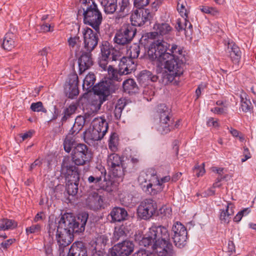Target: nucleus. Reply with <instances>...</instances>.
Returning <instances> with one entry per match:
<instances>
[{"mask_svg": "<svg viewBox=\"0 0 256 256\" xmlns=\"http://www.w3.org/2000/svg\"><path fill=\"white\" fill-rule=\"evenodd\" d=\"M88 218V214L86 212L80 213L76 219L72 214H66L62 217L56 234V240L60 253L73 241L74 233H80L84 230Z\"/></svg>", "mask_w": 256, "mask_h": 256, "instance_id": "f257e3e1", "label": "nucleus"}, {"mask_svg": "<svg viewBox=\"0 0 256 256\" xmlns=\"http://www.w3.org/2000/svg\"><path fill=\"white\" fill-rule=\"evenodd\" d=\"M152 42L147 51L146 58L160 69L168 68L173 70L172 60L176 58L178 55L184 54L183 48L176 44H172L168 52L170 44L163 39L156 40Z\"/></svg>", "mask_w": 256, "mask_h": 256, "instance_id": "f03ea898", "label": "nucleus"}, {"mask_svg": "<svg viewBox=\"0 0 256 256\" xmlns=\"http://www.w3.org/2000/svg\"><path fill=\"white\" fill-rule=\"evenodd\" d=\"M169 240L170 234L166 228L154 225L149 228L139 244L151 249L158 256H173V246Z\"/></svg>", "mask_w": 256, "mask_h": 256, "instance_id": "7ed1b4c3", "label": "nucleus"}, {"mask_svg": "<svg viewBox=\"0 0 256 256\" xmlns=\"http://www.w3.org/2000/svg\"><path fill=\"white\" fill-rule=\"evenodd\" d=\"M80 7L78 14L82 13L84 22L91 26L96 32H99L100 26L102 24V16L94 0H80Z\"/></svg>", "mask_w": 256, "mask_h": 256, "instance_id": "20e7f679", "label": "nucleus"}, {"mask_svg": "<svg viewBox=\"0 0 256 256\" xmlns=\"http://www.w3.org/2000/svg\"><path fill=\"white\" fill-rule=\"evenodd\" d=\"M138 181L142 190L151 196L158 194L164 189V186L160 183L159 178L152 169L142 172Z\"/></svg>", "mask_w": 256, "mask_h": 256, "instance_id": "39448f33", "label": "nucleus"}, {"mask_svg": "<svg viewBox=\"0 0 256 256\" xmlns=\"http://www.w3.org/2000/svg\"><path fill=\"white\" fill-rule=\"evenodd\" d=\"M92 125V130L85 132L86 137L94 141L100 140L108 131V123L104 118L98 117L93 120Z\"/></svg>", "mask_w": 256, "mask_h": 256, "instance_id": "423d86ee", "label": "nucleus"}, {"mask_svg": "<svg viewBox=\"0 0 256 256\" xmlns=\"http://www.w3.org/2000/svg\"><path fill=\"white\" fill-rule=\"evenodd\" d=\"M186 53L178 55V57L172 60V66L174 65L173 70H168L170 73H165L163 74V82L165 84H168L172 82L176 76H180L182 74L184 71V64L186 63Z\"/></svg>", "mask_w": 256, "mask_h": 256, "instance_id": "0eeeda50", "label": "nucleus"}, {"mask_svg": "<svg viewBox=\"0 0 256 256\" xmlns=\"http://www.w3.org/2000/svg\"><path fill=\"white\" fill-rule=\"evenodd\" d=\"M72 158L77 166H83L89 162L92 158V154L84 144H78L72 150Z\"/></svg>", "mask_w": 256, "mask_h": 256, "instance_id": "6e6552de", "label": "nucleus"}, {"mask_svg": "<svg viewBox=\"0 0 256 256\" xmlns=\"http://www.w3.org/2000/svg\"><path fill=\"white\" fill-rule=\"evenodd\" d=\"M136 28L129 24H124L115 34L114 41L119 45L129 44L136 34Z\"/></svg>", "mask_w": 256, "mask_h": 256, "instance_id": "1a4fd4ad", "label": "nucleus"}, {"mask_svg": "<svg viewBox=\"0 0 256 256\" xmlns=\"http://www.w3.org/2000/svg\"><path fill=\"white\" fill-rule=\"evenodd\" d=\"M122 162V158L115 152L108 155L106 160L108 168L114 177L121 178L124 176Z\"/></svg>", "mask_w": 256, "mask_h": 256, "instance_id": "9d476101", "label": "nucleus"}, {"mask_svg": "<svg viewBox=\"0 0 256 256\" xmlns=\"http://www.w3.org/2000/svg\"><path fill=\"white\" fill-rule=\"evenodd\" d=\"M157 209L156 202L150 198L142 201L137 209L138 216L144 220H148L156 212Z\"/></svg>", "mask_w": 256, "mask_h": 256, "instance_id": "9b49d317", "label": "nucleus"}, {"mask_svg": "<svg viewBox=\"0 0 256 256\" xmlns=\"http://www.w3.org/2000/svg\"><path fill=\"white\" fill-rule=\"evenodd\" d=\"M160 122L158 130L162 134H166L170 131L171 130L178 128L180 121L178 120L174 124L172 119L170 116L168 110H164L160 113Z\"/></svg>", "mask_w": 256, "mask_h": 256, "instance_id": "f8f14e48", "label": "nucleus"}, {"mask_svg": "<svg viewBox=\"0 0 256 256\" xmlns=\"http://www.w3.org/2000/svg\"><path fill=\"white\" fill-rule=\"evenodd\" d=\"M172 231L174 232L172 238L176 246L182 248L184 247L187 242V230L185 226L179 222H176L172 226Z\"/></svg>", "mask_w": 256, "mask_h": 256, "instance_id": "ddd939ff", "label": "nucleus"}, {"mask_svg": "<svg viewBox=\"0 0 256 256\" xmlns=\"http://www.w3.org/2000/svg\"><path fill=\"white\" fill-rule=\"evenodd\" d=\"M98 32H94L89 28H84L82 30L84 46L86 51L92 52L98 45Z\"/></svg>", "mask_w": 256, "mask_h": 256, "instance_id": "4468645a", "label": "nucleus"}, {"mask_svg": "<svg viewBox=\"0 0 256 256\" xmlns=\"http://www.w3.org/2000/svg\"><path fill=\"white\" fill-rule=\"evenodd\" d=\"M78 76L76 73L72 72L68 75L64 90L69 98H74L78 94Z\"/></svg>", "mask_w": 256, "mask_h": 256, "instance_id": "2eb2a0df", "label": "nucleus"}, {"mask_svg": "<svg viewBox=\"0 0 256 256\" xmlns=\"http://www.w3.org/2000/svg\"><path fill=\"white\" fill-rule=\"evenodd\" d=\"M134 244L130 240H124L115 244L112 248V256H128L133 252Z\"/></svg>", "mask_w": 256, "mask_h": 256, "instance_id": "dca6fc26", "label": "nucleus"}, {"mask_svg": "<svg viewBox=\"0 0 256 256\" xmlns=\"http://www.w3.org/2000/svg\"><path fill=\"white\" fill-rule=\"evenodd\" d=\"M62 174L64 176L66 182L79 180V173L78 168L67 161L63 162L61 168Z\"/></svg>", "mask_w": 256, "mask_h": 256, "instance_id": "f3484780", "label": "nucleus"}, {"mask_svg": "<svg viewBox=\"0 0 256 256\" xmlns=\"http://www.w3.org/2000/svg\"><path fill=\"white\" fill-rule=\"evenodd\" d=\"M136 64L134 60L128 57H123L120 59L118 67L120 72L128 74L136 69Z\"/></svg>", "mask_w": 256, "mask_h": 256, "instance_id": "a211bd4d", "label": "nucleus"}, {"mask_svg": "<svg viewBox=\"0 0 256 256\" xmlns=\"http://www.w3.org/2000/svg\"><path fill=\"white\" fill-rule=\"evenodd\" d=\"M78 62L80 73L88 69L93 64L91 52H82L78 60Z\"/></svg>", "mask_w": 256, "mask_h": 256, "instance_id": "6ab92c4d", "label": "nucleus"}, {"mask_svg": "<svg viewBox=\"0 0 256 256\" xmlns=\"http://www.w3.org/2000/svg\"><path fill=\"white\" fill-rule=\"evenodd\" d=\"M154 32H151L148 34V37L150 38H155L156 36H164L169 34L171 32L172 27L166 23L156 24L154 26Z\"/></svg>", "mask_w": 256, "mask_h": 256, "instance_id": "aec40b11", "label": "nucleus"}, {"mask_svg": "<svg viewBox=\"0 0 256 256\" xmlns=\"http://www.w3.org/2000/svg\"><path fill=\"white\" fill-rule=\"evenodd\" d=\"M67 256H87L86 248L82 242H76L72 244Z\"/></svg>", "mask_w": 256, "mask_h": 256, "instance_id": "412c9836", "label": "nucleus"}, {"mask_svg": "<svg viewBox=\"0 0 256 256\" xmlns=\"http://www.w3.org/2000/svg\"><path fill=\"white\" fill-rule=\"evenodd\" d=\"M110 216L112 218V222H120L126 220L128 212L124 208L115 207L111 210Z\"/></svg>", "mask_w": 256, "mask_h": 256, "instance_id": "4be33fe9", "label": "nucleus"}, {"mask_svg": "<svg viewBox=\"0 0 256 256\" xmlns=\"http://www.w3.org/2000/svg\"><path fill=\"white\" fill-rule=\"evenodd\" d=\"M110 85L106 81H102L94 86L92 88L94 93L103 96V100H105L106 96H109Z\"/></svg>", "mask_w": 256, "mask_h": 256, "instance_id": "5701e85b", "label": "nucleus"}, {"mask_svg": "<svg viewBox=\"0 0 256 256\" xmlns=\"http://www.w3.org/2000/svg\"><path fill=\"white\" fill-rule=\"evenodd\" d=\"M236 94L240 98L242 110L245 112H250L253 106L247 94L242 90Z\"/></svg>", "mask_w": 256, "mask_h": 256, "instance_id": "b1692460", "label": "nucleus"}, {"mask_svg": "<svg viewBox=\"0 0 256 256\" xmlns=\"http://www.w3.org/2000/svg\"><path fill=\"white\" fill-rule=\"evenodd\" d=\"M100 4L106 14H114L118 8L117 0H101Z\"/></svg>", "mask_w": 256, "mask_h": 256, "instance_id": "393cba45", "label": "nucleus"}, {"mask_svg": "<svg viewBox=\"0 0 256 256\" xmlns=\"http://www.w3.org/2000/svg\"><path fill=\"white\" fill-rule=\"evenodd\" d=\"M105 175L106 170L104 168L102 170L97 169L93 173V175L88 178V181L90 184H100Z\"/></svg>", "mask_w": 256, "mask_h": 256, "instance_id": "a878e982", "label": "nucleus"}, {"mask_svg": "<svg viewBox=\"0 0 256 256\" xmlns=\"http://www.w3.org/2000/svg\"><path fill=\"white\" fill-rule=\"evenodd\" d=\"M102 199L98 194H94L92 196H90L86 199V202L87 205L91 208L94 210L98 209L101 206Z\"/></svg>", "mask_w": 256, "mask_h": 256, "instance_id": "bb28decb", "label": "nucleus"}, {"mask_svg": "<svg viewBox=\"0 0 256 256\" xmlns=\"http://www.w3.org/2000/svg\"><path fill=\"white\" fill-rule=\"evenodd\" d=\"M15 36L13 33L6 34L3 40L2 47L8 50H12L15 46Z\"/></svg>", "mask_w": 256, "mask_h": 256, "instance_id": "cd10ccee", "label": "nucleus"}, {"mask_svg": "<svg viewBox=\"0 0 256 256\" xmlns=\"http://www.w3.org/2000/svg\"><path fill=\"white\" fill-rule=\"evenodd\" d=\"M122 86L124 92L128 94L136 92L138 90V86L136 82L132 78L124 80Z\"/></svg>", "mask_w": 256, "mask_h": 256, "instance_id": "c85d7f7f", "label": "nucleus"}, {"mask_svg": "<svg viewBox=\"0 0 256 256\" xmlns=\"http://www.w3.org/2000/svg\"><path fill=\"white\" fill-rule=\"evenodd\" d=\"M108 240V236L106 235H100L98 236L95 242L94 252L102 250L104 252H105L104 248Z\"/></svg>", "mask_w": 256, "mask_h": 256, "instance_id": "c756f323", "label": "nucleus"}, {"mask_svg": "<svg viewBox=\"0 0 256 256\" xmlns=\"http://www.w3.org/2000/svg\"><path fill=\"white\" fill-rule=\"evenodd\" d=\"M142 16V14L140 9L134 10L130 16L132 25L137 26L143 25L144 22Z\"/></svg>", "mask_w": 256, "mask_h": 256, "instance_id": "7c9ffc66", "label": "nucleus"}, {"mask_svg": "<svg viewBox=\"0 0 256 256\" xmlns=\"http://www.w3.org/2000/svg\"><path fill=\"white\" fill-rule=\"evenodd\" d=\"M107 46L101 48V54L102 56L100 58L99 60V65L102 69L104 70H107L108 66V63L109 58L107 56V54H108L109 52L108 51Z\"/></svg>", "mask_w": 256, "mask_h": 256, "instance_id": "2f4dec72", "label": "nucleus"}, {"mask_svg": "<svg viewBox=\"0 0 256 256\" xmlns=\"http://www.w3.org/2000/svg\"><path fill=\"white\" fill-rule=\"evenodd\" d=\"M122 71H120V69L118 68V70L114 68L112 66H109L108 68V76L110 80H116V81H121L122 79L121 78V76L124 74L123 72H120Z\"/></svg>", "mask_w": 256, "mask_h": 256, "instance_id": "473e14b6", "label": "nucleus"}, {"mask_svg": "<svg viewBox=\"0 0 256 256\" xmlns=\"http://www.w3.org/2000/svg\"><path fill=\"white\" fill-rule=\"evenodd\" d=\"M231 52L230 57L234 64H238L241 58V52L240 48L234 44L230 45Z\"/></svg>", "mask_w": 256, "mask_h": 256, "instance_id": "72a5a7b5", "label": "nucleus"}, {"mask_svg": "<svg viewBox=\"0 0 256 256\" xmlns=\"http://www.w3.org/2000/svg\"><path fill=\"white\" fill-rule=\"evenodd\" d=\"M17 226V223L14 220L4 218L0 220V230H6L13 229Z\"/></svg>", "mask_w": 256, "mask_h": 256, "instance_id": "f704fd0d", "label": "nucleus"}, {"mask_svg": "<svg viewBox=\"0 0 256 256\" xmlns=\"http://www.w3.org/2000/svg\"><path fill=\"white\" fill-rule=\"evenodd\" d=\"M105 46L108 47V51L109 52L108 54H107V56L109 60H116L120 58V52L110 46L108 43L106 42L104 44H102V47L105 48Z\"/></svg>", "mask_w": 256, "mask_h": 256, "instance_id": "c9c22d12", "label": "nucleus"}, {"mask_svg": "<svg viewBox=\"0 0 256 256\" xmlns=\"http://www.w3.org/2000/svg\"><path fill=\"white\" fill-rule=\"evenodd\" d=\"M177 10L183 18H188L189 8L184 0H179L177 5Z\"/></svg>", "mask_w": 256, "mask_h": 256, "instance_id": "e433bc0d", "label": "nucleus"}, {"mask_svg": "<svg viewBox=\"0 0 256 256\" xmlns=\"http://www.w3.org/2000/svg\"><path fill=\"white\" fill-rule=\"evenodd\" d=\"M118 6L120 16L124 17L128 14L130 12L129 0H121L118 3Z\"/></svg>", "mask_w": 256, "mask_h": 256, "instance_id": "4c0bfd02", "label": "nucleus"}, {"mask_svg": "<svg viewBox=\"0 0 256 256\" xmlns=\"http://www.w3.org/2000/svg\"><path fill=\"white\" fill-rule=\"evenodd\" d=\"M126 105V100L124 98L119 99L116 105L114 110V114L116 119L120 118L123 109Z\"/></svg>", "mask_w": 256, "mask_h": 256, "instance_id": "58836bf2", "label": "nucleus"}, {"mask_svg": "<svg viewBox=\"0 0 256 256\" xmlns=\"http://www.w3.org/2000/svg\"><path fill=\"white\" fill-rule=\"evenodd\" d=\"M76 110V106L75 104H70L68 108L64 109L62 118L61 122L62 124L65 122L71 116L74 114Z\"/></svg>", "mask_w": 256, "mask_h": 256, "instance_id": "ea45409f", "label": "nucleus"}, {"mask_svg": "<svg viewBox=\"0 0 256 256\" xmlns=\"http://www.w3.org/2000/svg\"><path fill=\"white\" fill-rule=\"evenodd\" d=\"M118 136L116 133L111 134L108 141V148L111 151L116 152L118 150Z\"/></svg>", "mask_w": 256, "mask_h": 256, "instance_id": "a19ab883", "label": "nucleus"}, {"mask_svg": "<svg viewBox=\"0 0 256 256\" xmlns=\"http://www.w3.org/2000/svg\"><path fill=\"white\" fill-rule=\"evenodd\" d=\"M96 78L94 74L89 73L86 76L84 80L82 86L86 90H89L90 88L93 86Z\"/></svg>", "mask_w": 256, "mask_h": 256, "instance_id": "79ce46f5", "label": "nucleus"}, {"mask_svg": "<svg viewBox=\"0 0 256 256\" xmlns=\"http://www.w3.org/2000/svg\"><path fill=\"white\" fill-rule=\"evenodd\" d=\"M70 48L76 52L78 51L81 45V40L78 36L70 37L68 40Z\"/></svg>", "mask_w": 256, "mask_h": 256, "instance_id": "37998d69", "label": "nucleus"}, {"mask_svg": "<svg viewBox=\"0 0 256 256\" xmlns=\"http://www.w3.org/2000/svg\"><path fill=\"white\" fill-rule=\"evenodd\" d=\"M79 180L66 182V189L70 195L74 196L78 192V185Z\"/></svg>", "mask_w": 256, "mask_h": 256, "instance_id": "c03bdc74", "label": "nucleus"}, {"mask_svg": "<svg viewBox=\"0 0 256 256\" xmlns=\"http://www.w3.org/2000/svg\"><path fill=\"white\" fill-rule=\"evenodd\" d=\"M76 140L74 137L70 136H68L66 138L64 142V150L67 152H70L72 148L75 145Z\"/></svg>", "mask_w": 256, "mask_h": 256, "instance_id": "a18cd8bd", "label": "nucleus"}, {"mask_svg": "<svg viewBox=\"0 0 256 256\" xmlns=\"http://www.w3.org/2000/svg\"><path fill=\"white\" fill-rule=\"evenodd\" d=\"M124 229V227L123 226L115 228L112 238L114 242H116L120 238H123L126 236V233Z\"/></svg>", "mask_w": 256, "mask_h": 256, "instance_id": "49530a36", "label": "nucleus"}, {"mask_svg": "<svg viewBox=\"0 0 256 256\" xmlns=\"http://www.w3.org/2000/svg\"><path fill=\"white\" fill-rule=\"evenodd\" d=\"M140 77L142 80H150L152 82H156L158 77L156 75H154L150 72L148 70H143L140 72Z\"/></svg>", "mask_w": 256, "mask_h": 256, "instance_id": "de8ad7c7", "label": "nucleus"}, {"mask_svg": "<svg viewBox=\"0 0 256 256\" xmlns=\"http://www.w3.org/2000/svg\"><path fill=\"white\" fill-rule=\"evenodd\" d=\"M105 175L104 177H103L104 180L100 183V188L106 192H110L113 190V184L112 182L110 180H107Z\"/></svg>", "mask_w": 256, "mask_h": 256, "instance_id": "09e8293b", "label": "nucleus"}, {"mask_svg": "<svg viewBox=\"0 0 256 256\" xmlns=\"http://www.w3.org/2000/svg\"><path fill=\"white\" fill-rule=\"evenodd\" d=\"M30 109L34 112H47V110L44 108L42 103L41 102H33L30 105Z\"/></svg>", "mask_w": 256, "mask_h": 256, "instance_id": "8fccbe9b", "label": "nucleus"}, {"mask_svg": "<svg viewBox=\"0 0 256 256\" xmlns=\"http://www.w3.org/2000/svg\"><path fill=\"white\" fill-rule=\"evenodd\" d=\"M119 198L122 202L125 205H128L132 203V194L124 192L119 194Z\"/></svg>", "mask_w": 256, "mask_h": 256, "instance_id": "3c124183", "label": "nucleus"}, {"mask_svg": "<svg viewBox=\"0 0 256 256\" xmlns=\"http://www.w3.org/2000/svg\"><path fill=\"white\" fill-rule=\"evenodd\" d=\"M187 18H183V21L184 24V30L185 32L186 36H189L192 35V26L191 23L186 19Z\"/></svg>", "mask_w": 256, "mask_h": 256, "instance_id": "603ef678", "label": "nucleus"}, {"mask_svg": "<svg viewBox=\"0 0 256 256\" xmlns=\"http://www.w3.org/2000/svg\"><path fill=\"white\" fill-rule=\"evenodd\" d=\"M130 56L128 58H130L132 60H134L138 58L139 56L140 52V47L138 46H131L129 50Z\"/></svg>", "mask_w": 256, "mask_h": 256, "instance_id": "864d4df0", "label": "nucleus"}, {"mask_svg": "<svg viewBox=\"0 0 256 256\" xmlns=\"http://www.w3.org/2000/svg\"><path fill=\"white\" fill-rule=\"evenodd\" d=\"M86 119L87 118H86V116H78L75 120L74 127H76V126H78V128L79 130H80L86 122Z\"/></svg>", "mask_w": 256, "mask_h": 256, "instance_id": "5fc2aeb1", "label": "nucleus"}, {"mask_svg": "<svg viewBox=\"0 0 256 256\" xmlns=\"http://www.w3.org/2000/svg\"><path fill=\"white\" fill-rule=\"evenodd\" d=\"M234 206L232 203L227 202L226 205L225 206L224 208L220 210L222 211H224L226 214H230V218L231 219L232 216L234 215Z\"/></svg>", "mask_w": 256, "mask_h": 256, "instance_id": "6e6d98bb", "label": "nucleus"}, {"mask_svg": "<svg viewBox=\"0 0 256 256\" xmlns=\"http://www.w3.org/2000/svg\"><path fill=\"white\" fill-rule=\"evenodd\" d=\"M42 226L40 224H32L26 228V232L28 234H30L38 233L40 232Z\"/></svg>", "mask_w": 256, "mask_h": 256, "instance_id": "4d7b16f0", "label": "nucleus"}, {"mask_svg": "<svg viewBox=\"0 0 256 256\" xmlns=\"http://www.w3.org/2000/svg\"><path fill=\"white\" fill-rule=\"evenodd\" d=\"M220 220L222 224H228L231 220L230 218V214H226L224 211H222L221 210H220Z\"/></svg>", "mask_w": 256, "mask_h": 256, "instance_id": "13d9d810", "label": "nucleus"}, {"mask_svg": "<svg viewBox=\"0 0 256 256\" xmlns=\"http://www.w3.org/2000/svg\"><path fill=\"white\" fill-rule=\"evenodd\" d=\"M204 163L202 164L201 166L196 164L194 168V172L196 174L198 177L203 176L205 173V170L204 168Z\"/></svg>", "mask_w": 256, "mask_h": 256, "instance_id": "bf43d9fd", "label": "nucleus"}, {"mask_svg": "<svg viewBox=\"0 0 256 256\" xmlns=\"http://www.w3.org/2000/svg\"><path fill=\"white\" fill-rule=\"evenodd\" d=\"M250 212V210L248 208H244L239 212L234 218V221L235 222H239L244 215L248 214Z\"/></svg>", "mask_w": 256, "mask_h": 256, "instance_id": "052dcab7", "label": "nucleus"}, {"mask_svg": "<svg viewBox=\"0 0 256 256\" xmlns=\"http://www.w3.org/2000/svg\"><path fill=\"white\" fill-rule=\"evenodd\" d=\"M150 0H134V6L138 9H142L150 3Z\"/></svg>", "mask_w": 256, "mask_h": 256, "instance_id": "680f3d73", "label": "nucleus"}, {"mask_svg": "<svg viewBox=\"0 0 256 256\" xmlns=\"http://www.w3.org/2000/svg\"><path fill=\"white\" fill-rule=\"evenodd\" d=\"M142 18H143L144 22L150 20L152 18V14L148 9H140Z\"/></svg>", "mask_w": 256, "mask_h": 256, "instance_id": "e2e57ef3", "label": "nucleus"}, {"mask_svg": "<svg viewBox=\"0 0 256 256\" xmlns=\"http://www.w3.org/2000/svg\"><path fill=\"white\" fill-rule=\"evenodd\" d=\"M54 25L48 24V23H44L40 26V30L43 32H52L54 30Z\"/></svg>", "mask_w": 256, "mask_h": 256, "instance_id": "0e129e2a", "label": "nucleus"}, {"mask_svg": "<svg viewBox=\"0 0 256 256\" xmlns=\"http://www.w3.org/2000/svg\"><path fill=\"white\" fill-rule=\"evenodd\" d=\"M227 108L228 106H224L222 108L216 107L212 108L211 112L218 114H224L226 113Z\"/></svg>", "mask_w": 256, "mask_h": 256, "instance_id": "69168bd1", "label": "nucleus"}, {"mask_svg": "<svg viewBox=\"0 0 256 256\" xmlns=\"http://www.w3.org/2000/svg\"><path fill=\"white\" fill-rule=\"evenodd\" d=\"M206 124L208 126H213L214 128H216L219 126L218 120H214L212 118H208Z\"/></svg>", "mask_w": 256, "mask_h": 256, "instance_id": "338daca9", "label": "nucleus"}, {"mask_svg": "<svg viewBox=\"0 0 256 256\" xmlns=\"http://www.w3.org/2000/svg\"><path fill=\"white\" fill-rule=\"evenodd\" d=\"M15 239H9L2 242L0 244V246L2 248L6 250L14 242Z\"/></svg>", "mask_w": 256, "mask_h": 256, "instance_id": "774afa93", "label": "nucleus"}]
</instances>
